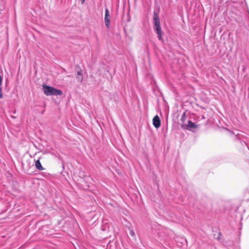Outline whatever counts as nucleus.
<instances>
[{
	"label": "nucleus",
	"instance_id": "1",
	"mask_svg": "<svg viewBox=\"0 0 249 249\" xmlns=\"http://www.w3.org/2000/svg\"><path fill=\"white\" fill-rule=\"evenodd\" d=\"M153 20L154 29L155 32H156L157 34L158 35V38L160 40L163 41L162 35L163 33L161 31L159 16L155 13H154V15Z\"/></svg>",
	"mask_w": 249,
	"mask_h": 249
},
{
	"label": "nucleus",
	"instance_id": "2",
	"mask_svg": "<svg viewBox=\"0 0 249 249\" xmlns=\"http://www.w3.org/2000/svg\"><path fill=\"white\" fill-rule=\"evenodd\" d=\"M42 88L44 93L47 95H61L62 94V92L60 89H56L52 87H50L46 85H43Z\"/></svg>",
	"mask_w": 249,
	"mask_h": 249
},
{
	"label": "nucleus",
	"instance_id": "3",
	"mask_svg": "<svg viewBox=\"0 0 249 249\" xmlns=\"http://www.w3.org/2000/svg\"><path fill=\"white\" fill-rule=\"evenodd\" d=\"M153 125L156 128H158L160 125V120L158 115H156L153 119Z\"/></svg>",
	"mask_w": 249,
	"mask_h": 249
},
{
	"label": "nucleus",
	"instance_id": "4",
	"mask_svg": "<svg viewBox=\"0 0 249 249\" xmlns=\"http://www.w3.org/2000/svg\"><path fill=\"white\" fill-rule=\"evenodd\" d=\"M196 128V125L195 123L192 122L190 121H189L188 122V124L184 127V128L191 130V129Z\"/></svg>",
	"mask_w": 249,
	"mask_h": 249
},
{
	"label": "nucleus",
	"instance_id": "5",
	"mask_svg": "<svg viewBox=\"0 0 249 249\" xmlns=\"http://www.w3.org/2000/svg\"><path fill=\"white\" fill-rule=\"evenodd\" d=\"M76 79H77V81L79 82H82L83 81V76L81 70H80L79 71H77Z\"/></svg>",
	"mask_w": 249,
	"mask_h": 249
},
{
	"label": "nucleus",
	"instance_id": "6",
	"mask_svg": "<svg viewBox=\"0 0 249 249\" xmlns=\"http://www.w3.org/2000/svg\"><path fill=\"white\" fill-rule=\"evenodd\" d=\"M36 167L39 170H44L43 167L42 166L41 163L39 161V160H37L36 161L35 163Z\"/></svg>",
	"mask_w": 249,
	"mask_h": 249
},
{
	"label": "nucleus",
	"instance_id": "7",
	"mask_svg": "<svg viewBox=\"0 0 249 249\" xmlns=\"http://www.w3.org/2000/svg\"><path fill=\"white\" fill-rule=\"evenodd\" d=\"M105 23L106 24V26L107 27H109L110 25V19L109 18L107 17H105Z\"/></svg>",
	"mask_w": 249,
	"mask_h": 249
},
{
	"label": "nucleus",
	"instance_id": "8",
	"mask_svg": "<svg viewBox=\"0 0 249 249\" xmlns=\"http://www.w3.org/2000/svg\"><path fill=\"white\" fill-rule=\"evenodd\" d=\"M109 10L108 9H106L105 10V17L109 18Z\"/></svg>",
	"mask_w": 249,
	"mask_h": 249
},
{
	"label": "nucleus",
	"instance_id": "9",
	"mask_svg": "<svg viewBox=\"0 0 249 249\" xmlns=\"http://www.w3.org/2000/svg\"><path fill=\"white\" fill-rule=\"evenodd\" d=\"M3 77L2 74H0V89H2V82Z\"/></svg>",
	"mask_w": 249,
	"mask_h": 249
},
{
	"label": "nucleus",
	"instance_id": "10",
	"mask_svg": "<svg viewBox=\"0 0 249 249\" xmlns=\"http://www.w3.org/2000/svg\"><path fill=\"white\" fill-rule=\"evenodd\" d=\"M3 98L2 89H0V98Z\"/></svg>",
	"mask_w": 249,
	"mask_h": 249
},
{
	"label": "nucleus",
	"instance_id": "11",
	"mask_svg": "<svg viewBox=\"0 0 249 249\" xmlns=\"http://www.w3.org/2000/svg\"><path fill=\"white\" fill-rule=\"evenodd\" d=\"M130 234L132 236H134L135 235V232L134 231H130Z\"/></svg>",
	"mask_w": 249,
	"mask_h": 249
},
{
	"label": "nucleus",
	"instance_id": "12",
	"mask_svg": "<svg viewBox=\"0 0 249 249\" xmlns=\"http://www.w3.org/2000/svg\"><path fill=\"white\" fill-rule=\"evenodd\" d=\"M80 0L81 1V3L82 4H83L85 2V0Z\"/></svg>",
	"mask_w": 249,
	"mask_h": 249
},
{
	"label": "nucleus",
	"instance_id": "13",
	"mask_svg": "<svg viewBox=\"0 0 249 249\" xmlns=\"http://www.w3.org/2000/svg\"><path fill=\"white\" fill-rule=\"evenodd\" d=\"M249 14V11L248 12Z\"/></svg>",
	"mask_w": 249,
	"mask_h": 249
}]
</instances>
